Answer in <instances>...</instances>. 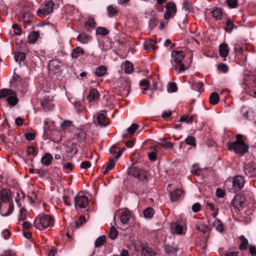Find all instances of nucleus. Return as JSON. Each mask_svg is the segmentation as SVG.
I'll return each mask as SVG.
<instances>
[{"label": "nucleus", "mask_w": 256, "mask_h": 256, "mask_svg": "<svg viewBox=\"0 0 256 256\" xmlns=\"http://www.w3.org/2000/svg\"><path fill=\"white\" fill-rule=\"evenodd\" d=\"M42 104L44 110H50L53 108L54 107L52 100L49 98L45 99L42 101Z\"/></svg>", "instance_id": "23"}, {"label": "nucleus", "mask_w": 256, "mask_h": 256, "mask_svg": "<svg viewBox=\"0 0 256 256\" xmlns=\"http://www.w3.org/2000/svg\"><path fill=\"white\" fill-rule=\"evenodd\" d=\"M46 126L44 128V132L43 137L44 140L50 138L52 136V132L55 130V126L52 121L44 122Z\"/></svg>", "instance_id": "11"}, {"label": "nucleus", "mask_w": 256, "mask_h": 256, "mask_svg": "<svg viewBox=\"0 0 256 256\" xmlns=\"http://www.w3.org/2000/svg\"><path fill=\"white\" fill-rule=\"evenodd\" d=\"M123 66L125 72L128 74L132 73L134 70L132 64L128 60L125 61Z\"/></svg>", "instance_id": "27"}, {"label": "nucleus", "mask_w": 256, "mask_h": 256, "mask_svg": "<svg viewBox=\"0 0 256 256\" xmlns=\"http://www.w3.org/2000/svg\"><path fill=\"white\" fill-rule=\"evenodd\" d=\"M211 13L212 16L218 20L220 18L222 15V10L217 8H214Z\"/></svg>", "instance_id": "39"}, {"label": "nucleus", "mask_w": 256, "mask_h": 256, "mask_svg": "<svg viewBox=\"0 0 256 256\" xmlns=\"http://www.w3.org/2000/svg\"><path fill=\"white\" fill-rule=\"evenodd\" d=\"M142 92L147 95L149 98H154V91L152 90V89L148 90V88H145Z\"/></svg>", "instance_id": "51"}, {"label": "nucleus", "mask_w": 256, "mask_h": 256, "mask_svg": "<svg viewBox=\"0 0 256 256\" xmlns=\"http://www.w3.org/2000/svg\"><path fill=\"white\" fill-rule=\"evenodd\" d=\"M138 128V125L136 124H132L126 130V132L124 135L126 138L132 136Z\"/></svg>", "instance_id": "18"}, {"label": "nucleus", "mask_w": 256, "mask_h": 256, "mask_svg": "<svg viewBox=\"0 0 256 256\" xmlns=\"http://www.w3.org/2000/svg\"><path fill=\"white\" fill-rule=\"evenodd\" d=\"M38 37V34L34 31L30 32L28 37V42L30 44L35 43Z\"/></svg>", "instance_id": "25"}, {"label": "nucleus", "mask_w": 256, "mask_h": 256, "mask_svg": "<svg viewBox=\"0 0 256 256\" xmlns=\"http://www.w3.org/2000/svg\"><path fill=\"white\" fill-rule=\"evenodd\" d=\"M183 191L178 189L171 192L170 194V197L172 202H176L183 196Z\"/></svg>", "instance_id": "15"}, {"label": "nucleus", "mask_w": 256, "mask_h": 256, "mask_svg": "<svg viewBox=\"0 0 256 256\" xmlns=\"http://www.w3.org/2000/svg\"><path fill=\"white\" fill-rule=\"evenodd\" d=\"M209 101L212 105L216 104L220 101L218 94L216 92H212L210 96Z\"/></svg>", "instance_id": "26"}, {"label": "nucleus", "mask_w": 256, "mask_h": 256, "mask_svg": "<svg viewBox=\"0 0 256 256\" xmlns=\"http://www.w3.org/2000/svg\"><path fill=\"white\" fill-rule=\"evenodd\" d=\"M2 233L4 240H7L9 238L11 235V232L8 230H2Z\"/></svg>", "instance_id": "63"}, {"label": "nucleus", "mask_w": 256, "mask_h": 256, "mask_svg": "<svg viewBox=\"0 0 256 256\" xmlns=\"http://www.w3.org/2000/svg\"><path fill=\"white\" fill-rule=\"evenodd\" d=\"M217 68L220 71L224 73L228 71V67L226 64H220L218 66Z\"/></svg>", "instance_id": "56"}, {"label": "nucleus", "mask_w": 256, "mask_h": 256, "mask_svg": "<svg viewBox=\"0 0 256 256\" xmlns=\"http://www.w3.org/2000/svg\"><path fill=\"white\" fill-rule=\"evenodd\" d=\"M242 136L240 134H236V140L230 142L228 144V149L230 150H234L236 153L244 155L248 152L249 147L244 143L242 140Z\"/></svg>", "instance_id": "1"}, {"label": "nucleus", "mask_w": 256, "mask_h": 256, "mask_svg": "<svg viewBox=\"0 0 256 256\" xmlns=\"http://www.w3.org/2000/svg\"><path fill=\"white\" fill-rule=\"evenodd\" d=\"M156 252L150 248L145 246L143 247L142 251V256H154Z\"/></svg>", "instance_id": "28"}, {"label": "nucleus", "mask_w": 256, "mask_h": 256, "mask_svg": "<svg viewBox=\"0 0 256 256\" xmlns=\"http://www.w3.org/2000/svg\"><path fill=\"white\" fill-rule=\"evenodd\" d=\"M106 238L105 236H102L98 237L95 242V247L99 248L102 246L106 241Z\"/></svg>", "instance_id": "40"}, {"label": "nucleus", "mask_w": 256, "mask_h": 256, "mask_svg": "<svg viewBox=\"0 0 256 256\" xmlns=\"http://www.w3.org/2000/svg\"><path fill=\"white\" fill-rule=\"evenodd\" d=\"M192 208L194 212H197L200 210V204L198 202L195 203L192 205Z\"/></svg>", "instance_id": "59"}, {"label": "nucleus", "mask_w": 256, "mask_h": 256, "mask_svg": "<svg viewBox=\"0 0 256 256\" xmlns=\"http://www.w3.org/2000/svg\"><path fill=\"white\" fill-rule=\"evenodd\" d=\"M234 28H235L236 27L232 20H228L226 22V31L228 32H230Z\"/></svg>", "instance_id": "46"}, {"label": "nucleus", "mask_w": 256, "mask_h": 256, "mask_svg": "<svg viewBox=\"0 0 256 256\" xmlns=\"http://www.w3.org/2000/svg\"><path fill=\"white\" fill-rule=\"evenodd\" d=\"M177 90V86L175 82L170 84L168 88V92H174Z\"/></svg>", "instance_id": "52"}, {"label": "nucleus", "mask_w": 256, "mask_h": 256, "mask_svg": "<svg viewBox=\"0 0 256 256\" xmlns=\"http://www.w3.org/2000/svg\"><path fill=\"white\" fill-rule=\"evenodd\" d=\"M86 25L90 28H94L96 26V23L93 18H89L86 22Z\"/></svg>", "instance_id": "54"}, {"label": "nucleus", "mask_w": 256, "mask_h": 256, "mask_svg": "<svg viewBox=\"0 0 256 256\" xmlns=\"http://www.w3.org/2000/svg\"><path fill=\"white\" fill-rule=\"evenodd\" d=\"M35 149L33 146H29L26 150L27 154L28 156H34Z\"/></svg>", "instance_id": "62"}, {"label": "nucleus", "mask_w": 256, "mask_h": 256, "mask_svg": "<svg viewBox=\"0 0 256 256\" xmlns=\"http://www.w3.org/2000/svg\"><path fill=\"white\" fill-rule=\"evenodd\" d=\"M27 212L24 208H22L20 210L19 221L24 220L26 218Z\"/></svg>", "instance_id": "48"}, {"label": "nucleus", "mask_w": 256, "mask_h": 256, "mask_svg": "<svg viewBox=\"0 0 256 256\" xmlns=\"http://www.w3.org/2000/svg\"><path fill=\"white\" fill-rule=\"evenodd\" d=\"M244 178L240 176L234 178L232 180V189L234 192L240 191L244 186Z\"/></svg>", "instance_id": "12"}, {"label": "nucleus", "mask_w": 256, "mask_h": 256, "mask_svg": "<svg viewBox=\"0 0 256 256\" xmlns=\"http://www.w3.org/2000/svg\"><path fill=\"white\" fill-rule=\"evenodd\" d=\"M212 226L218 232H222L223 230V225L221 221L218 219L216 218L212 222Z\"/></svg>", "instance_id": "24"}, {"label": "nucleus", "mask_w": 256, "mask_h": 256, "mask_svg": "<svg viewBox=\"0 0 256 256\" xmlns=\"http://www.w3.org/2000/svg\"><path fill=\"white\" fill-rule=\"evenodd\" d=\"M54 224V218L51 216L42 214L35 218L34 225L36 228L42 230L53 226Z\"/></svg>", "instance_id": "3"}, {"label": "nucleus", "mask_w": 256, "mask_h": 256, "mask_svg": "<svg viewBox=\"0 0 256 256\" xmlns=\"http://www.w3.org/2000/svg\"><path fill=\"white\" fill-rule=\"evenodd\" d=\"M77 39L82 44H86L92 40V37L88 34L82 33L78 35Z\"/></svg>", "instance_id": "17"}, {"label": "nucleus", "mask_w": 256, "mask_h": 256, "mask_svg": "<svg viewBox=\"0 0 256 256\" xmlns=\"http://www.w3.org/2000/svg\"><path fill=\"white\" fill-rule=\"evenodd\" d=\"M166 11L164 14V18L168 20L174 16L176 12V6L174 3L168 2L166 6Z\"/></svg>", "instance_id": "9"}, {"label": "nucleus", "mask_w": 256, "mask_h": 256, "mask_svg": "<svg viewBox=\"0 0 256 256\" xmlns=\"http://www.w3.org/2000/svg\"><path fill=\"white\" fill-rule=\"evenodd\" d=\"M244 173L248 177L256 176V168L246 165L244 168Z\"/></svg>", "instance_id": "19"}, {"label": "nucleus", "mask_w": 256, "mask_h": 256, "mask_svg": "<svg viewBox=\"0 0 256 256\" xmlns=\"http://www.w3.org/2000/svg\"><path fill=\"white\" fill-rule=\"evenodd\" d=\"M60 66V62L56 60H51L49 63L50 70L54 73L58 72Z\"/></svg>", "instance_id": "22"}, {"label": "nucleus", "mask_w": 256, "mask_h": 256, "mask_svg": "<svg viewBox=\"0 0 256 256\" xmlns=\"http://www.w3.org/2000/svg\"><path fill=\"white\" fill-rule=\"evenodd\" d=\"M184 229L182 226L179 224H176L175 231L176 234H182L184 233Z\"/></svg>", "instance_id": "55"}, {"label": "nucleus", "mask_w": 256, "mask_h": 256, "mask_svg": "<svg viewBox=\"0 0 256 256\" xmlns=\"http://www.w3.org/2000/svg\"><path fill=\"white\" fill-rule=\"evenodd\" d=\"M249 252L252 256H256V246H250L249 248Z\"/></svg>", "instance_id": "64"}, {"label": "nucleus", "mask_w": 256, "mask_h": 256, "mask_svg": "<svg viewBox=\"0 0 256 256\" xmlns=\"http://www.w3.org/2000/svg\"><path fill=\"white\" fill-rule=\"evenodd\" d=\"M144 216L146 218H152L154 214V210L151 208H148L144 211Z\"/></svg>", "instance_id": "41"}, {"label": "nucleus", "mask_w": 256, "mask_h": 256, "mask_svg": "<svg viewBox=\"0 0 256 256\" xmlns=\"http://www.w3.org/2000/svg\"><path fill=\"white\" fill-rule=\"evenodd\" d=\"M25 58V54L22 52H16L14 54V58L16 62H19L20 66H21L20 62L24 61Z\"/></svg>", "instance_id": "36"}, {"label": "nucleus", "mask_w": 256, "mask_h": 256, "mask_svg": "<svg viewBox=\"0 0 256 256\" xmlns=\"http://www.w3.org/2000/svg\"><path fill=\"white\" fill-rule=\"evenodd\" d=\"M243 85L246 92L256 98V81L254 76H248L244 78Z\"/></svg>", "instance_id": "4"}, {"label": "nucleus", "mask_w": 256, "mask_h": 256, "mask_svg": "<svg viewBox=\"0 0 256 256\" xmlns=\"http://www.w3.org/2000/svg\"><path fill=\"white\" fill-rule=\"evenodd\" d=\"M86 134L85 132L82 130H79L75 134L74 138L79 141H82L85 140Z\"/></svg>", "instance_id": "33"}, {"label": "nucleus", "mask_w": 256, "mask_h": 256, "mask_svg": "<svg viewBox=\"0 0 256 256\" xmlns=\"http://www.w3.org/2000/svg\"><path fill=\"white\" fill-rule=\"evenodd\" d=\"M90 166L91 164L90 162L88 161L82 162L80 164V168L83 169H87L90 168Z\"/></svg>", "instance_id": "61"}, {"label": "nucleus", "mask_w": 256, "mask_h": 256, "mask_svg": "<svg viewBox=\"0 0 256 256\" xmlns=\"http://www.w3.org/2000/svg\"><path fill=\"white\" fill-rule=\"evenodd\" d=\"M142 170L136 167H132L129 170V174L135 178H140Z\"/></svg>", "instance_id": "31"}, {"label": "nucleus", "mask_w": 256, "mask_h": 256, "mask_svg": "<svg viewBox=\"0 0 256 256\" xmlns=\"http://www.w3.org/2000/svg\"><path fill=\"white\" fill-rule=\"evenodd\" d=\"M116 158H115L114 157H110V158L109 161L108 162L106 168L104 171V174H107L109 170L114 168V166L116 164Z\"/></svg>", "instance_id": "20"}, {"label": "nucleus", "mask_w": 256, "mask_h": 256, "mask_svg": "<svg viewBox=\"0 0 256 256\" xmlns=\"http://www.w3.org/2000/svg\"><path fill=\"white\" fill-rule=\"evenodd\" d=\"M107 10L108 12V16H114L118 13V9L116 6H109L107 8Z\"/></svg>", "instance_id": "42"}, {"label": "nucleus", "mask_w": 256, "mask_h": 256, "mask_svg": "<svg viewBox=\"0 0 256 256\" xmlns=\"http://www.w3.org/2000/svg\"><path fill=\"white\" fill-rule=\"evenodd\" d=\"M88 204V200L86 196L83 194L79 192L75 196L74 206L76 209L78 206L80 208H86Z\"/></svg>", "instance_id": "7"}, {"label": "nucleus", "mask_w": 256, "mask_h": 256, "mask_svg": "<svg viewBox=\"0 0 256 256\" xmlns=\"http://www.w3.org/2000/svg\"><path fill=\"white\" fill-rule=\"evenodd\" d=\"M24 136L26 139L28 140H32L35 138V134L32 132H26Z\"/></svg>", "instance_id": "58"}, {"label": "nucleus", "mask_w": 256, "mask_h": 256, "mask_svg": "<svg viewBox=\"0 0 256 256\" xmlns=\"http://www.w3.org/2000/svg\"><path fill=\"white\" fill-rule=\"evenodd\" d=\"M84 53V50L80 47L75 48L71 54L72 57L73 58H77L82 56Z\"/></svg>", "instance_id": "29"}, {"label": "nucleus", "mask_w": 256, "mask_h": 256, "mask_svg": "<svg viewBox=\"0 0 256 256\" xmlns=\"http://www.w3.org/2000/svg\"><path fill=\"white\" fill-rule=\"evenodd\" d=\"M240 240L241 242L239 246V248L240 250H244L248 246V240L244 236H240Z\"/></svg>", "instance_id": "34"}, {"label": "nucleus", "mask_w": 256, "mask_h": 256, "mask_svg": "<svg viewBox=\"0 0 256 256\" xmlns=\"http://www.w3.org/2000/svg\"><path fill=\"white\" fill-rule=\"evenodd\" d=\"M72 122L68 120H65L60 124L62 129L64 130L71 126Z\"/></svg>", "instance_id": "50"}, {"label": "nucleus", "mask_w": 256, "mask_h": 256, "mask_svg": "<svg viewBox=\"0 0 256 256\" xmlns=\"http://www.w3.org/2000/svg\"><path fill=\"white\" fill-rule=\"evenodd\" d=\"M190 8V3L187 0H184L183 2L182 8L186 11H188Z\"/></svg>", "instance_id": "60"}, {"label": "nucleus", "mask_w": 256, "mask_h": 256, "mask_svg": "<svg viewBox=\"0 0 256 256\" xmlns=\"http://www.w3.org/2000/svg\"><path fill=\"white\" fill-rule=\"evenodd\" d=\"M98 124L101 126H106V116L104 114H98L96 116Z\"/></svg>", "instance_id": "38"}, {"label": "nucleus", "mask_w": 256, "mask_h": 256, "mask_svg": "<svg viewBox=\"0 0 256 256\" xmlns=\"http://www.w3.org/2000/svg\"><path fill=\"white\" fill-rule=\"evenodd\" d=\"M52 156L50 154L47 152L44 154L42 157L40 162L43 166H48L52 164Z\"/></svg>", "instance_id": "14"}, {"label": "nucleus", "mask_w": 256, "mask_h": 256, "mask_svg": "<svg viewBox=\"0 0 256 256\" xmlns=\"http://www.w3.org/2000/svg\"><path fill=\"white\" fill-rule=\"evenodd\" d=\"M0 98H6L8 104L12 106H16L18 102L16 93L10 89L0 90Z\"/></svg>", "instance_id": "5"}, {"label": "nucleus", "mask_w": 256, "mask_h": 256, "mask_svg": "<svg viewBox=\"0 0 256 256\" xmlns=\"http://www.w3.org/2000/svg\"><path fill=\"white\" fill-rule=\"evenodd\" d=\"M107 68L106 66H101L96 68L95 74L98 76H102L106 72Z\"/></svg>", "instance_id": "37"}, {"label": "nucleus", "mask_w": 256, "mask_h": 256, "mask_svg": "<svg viewBox=\"0 0 256 256\" xmlns=\"http://www.w3.org/2000/svg\"><path fill=\"white\" fill-rule=\"evenodd\" d=\"M156 44V42L154 40H149L148 41L144 42V46L146 50L150 49L155 50L157 48Z\"/></svg>", "instance_id": "30"}, {"label": "nucleus", "mask_w": 256, "mask_h": 256, "mask_svg": "<svg viewBox=\"0 0 256 256\" xmlns=\"http://www.w3.org/2000/svg\"><path fill=\"white\" fill-rule=\"evenodd\" d=\"M228 5L232 8H235L237 6V1L236 0H226Z\"/></svg>", "instance_id": "57"}, {"label": "nucleus", "mask_w": 256, "mask_h": 256, "mask_svg": "<svg viewBox=\"0 0 256 256\" xmlns=\"http://www.w3.org/2000/svg\"><path fill=\"white\" fill-rule=\"evenodd\" d=\"M96 34H100L102 36H105L109 33V31L106 28L103 27H98L96 28Z\"/></svg>", "instance_id": "44"}, {"label": "nucleus", "mask_w": 256, "mask_h": 256, "mask_svg": "<svg viewBox=\"0 0 256 256\" xmlns=\"http://www.w3.org/2000/svg\"><path fill=\"white\" fill-rule=\"evenodd\" d=\"M132 217L131 212L128 210H124L120 215V222L123 224H126L128 223L130 218Z\"/></svg>", "instance_id": "13"}, {"label": "nucleus", "mask_w": 256, "mask_h": 256, "mask_svg": "<svg viewBox=\"0 0 256 256\" xmlns=\"http://www.w3.org/2000/svg\"><path fill=\"white\" fill-rule=\"evenodd\" d=\"M14 210V203L12 202H10L8 210L4 214L1 213V216H8L13 212Z\"/></svg>", "instance_id": "45"}, {"label": "nucleus", "mask_w": 256, "mask_h": 256, "mask_svg": "<svg viewBox=\"0 0 256 256\" xmlns=\"http://www.w3.org/2000/svg\"><path fill=\"white\" fill-rule=\"evenodd\" d=\"M160 144L166 148H172L174 146V143L172 142H167L166 141L165 139H164L162 140V142L160 143Z\"/></svg>", "instance_id": "49"}, {"label": "nucleus", "mask_w": 256, "mask_h": 256, "mask_svg": "<svg viewBox=\"0 0 256 256\" xmlns=\"http://www.w3.org/2000/svg\"><path fill=\"white\" fill-rule=\"evenodd\" d=\"M118 85V91L120 94L122 96H127L129 94L130 85L124 78L119 79L116 82Z\"/></svg>", "instance_id": "8"}, {"label": "nucleus", "mask_w": 256, "mask_h": 256, "mask_svg": "<svg viewBox=\"0 0 256 256\" xmlns=\"http://www.w3.org/2000/svg\"><path fill=\"white\" fill-rule=\"evenodd\" d=\"M12 196V192L10 189L3 188L1 190L0 192V212L2 209V204L9 202Z\"/></svg>", "instance_id": "10"}, {"label": "nucleus", "mask_w": 256, "mask_h": 256, "mask_svg": "<svg viewBox=\"0 0 256 256\" xmlns=\"http://www.w3.org/2000/svg\"><path fill=\"white\" fill-rule=\"evenodd\" d=\"M12 28L14 30V33L16 35L20 36L21 34V28L17 24H14L12 26Z\"/></svg>", "instance_id": "53"}, {"label": "nucleus", "mask_w": 256, "mask_h": 256, "mask_svg": "<svg viewBox=\"0 0 256 256\" xmlns=\"http://www.w3.org/2000/svg\"><path fill=\"white\" fill-rule=\"evenodd\" d=\"M220 55L224 58H226L228 53V49L226 44H222L219 46Z\"/></svg>", "instance_id": "21"}, {"label": "nucleus", "mask_w": 256, "mask_h": 256, "mask_svg": "<svg viewBox=\"0 0 256 256\" xmlns=\"http://www.w3.org/2000/svg\"><path fill=\"white\" fill-rule=\"evenodd\" d=\"M185 142L187 144L193 146H196V139L192 136H188L185 140Z\"/></svg>", "instance_id": "47"}, {"label": "nucleus", "mask_w": 256, "mask_h": 256, "mask_svg": "<svg viewBox=\"0 0 256 256\" xmlns=\"http://www.w3.org/2000/svg\"><path fill=\"white\" fill-rule=\"evenodd\" d=\"M184 58V54L182 52L174 50L171 53V62L173 68L178 74L186 70V68L182 61Z\"/></svg>", "instance_id": "2"}, {"label": "nucleus", "mask_w": 256, "mask_h": 256, "mask_svg": "<svg viewBox=\"0 0 256 256\" xmlns=\"http://www.w3.org/2000/svg\"><path fill=\"white\" fill-rule=\"evenodd\" d=\"M99 97L100 94L98 90L96 88H91L87 98L89 102H91L98 99Z\"/></svg>", "instance_id": "16"}, {"label": "nucleus", "mask_w": 256, "mask_h": 256, "mask_svg": "<svg viewBox=\"0 0 256 256\" xmlns=\"http://www.w3.org/2000/svg\"><path fill=\"white\" fill-rule=\"evenodd\" d=\"M54 4L52 0L44 2L36 12V14L40 18H45L54 11Z\"/></svg>", "instance_id": "6"}, {"label": "nucleus", "mask_w": 256, "mask_h": 256, "mask_svg": "<svg viewBox=\"0 0 256 256\" xmlns=\"http://www.w3.org/2000/svg\"><path fill=\"white\" fill-rule=\"evenodd\" d=\"M190 86L192 90H198L200 92L204 90V84L201 82H193L192 84Z\"/></svg>", "instance_id": "32"}, {"label": "nucleus", "mask_w": 256, "mask_h": 256, "mask_svg": "<svg viewBox=\"0 0 256 256\" xmlns=\"http://www.w3.org/2000/svg\"><path fill=\"white\" fill-rule=\"evenodd\" d=\"M118 236V231L114 226H112L110 228V232L109 233V238L112 240H114Z\"/></svg>", "instance_id": "43"}, {"label": "nucleus", "mask_w": 256, "mask_h": 256, "mask_svg": "<svg viewBox=\"0 0 256 256\" xmlns=\"http://www.w3.org/2000/svg\"><path fill=\"white\" fill-rule=\"evenodd\" d=\"M32 16L28 12L23 13L19 18V20L22 21L24 24L30 22Z\"/></svg>", "instance_id": "35"}]
</instances>
